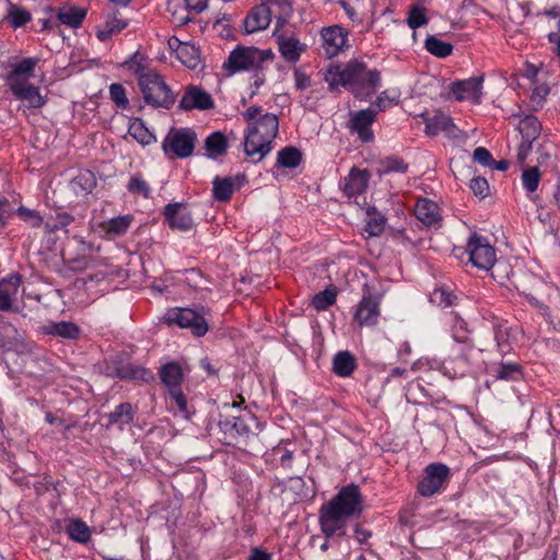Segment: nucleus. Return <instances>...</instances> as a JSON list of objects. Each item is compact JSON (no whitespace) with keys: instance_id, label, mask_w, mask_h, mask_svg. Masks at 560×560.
Returning a JSON list of instances; mask_svg holds the SVG:
<instances>
[{"instance_id":"e2e57ef3","label":"nucleus","mask_w":560,"mask_h":560,"mask_svg":"<svg viewBox=\"0 0 560 560\" xmlns=\"http://www.w3.org/2000/svg\"><path fill=\"white\" fill-rule=\"evenodd\" d=\"M294 82L295 86L300 90H304L311 85L310 78L301 70L294 71Z\"/></svg>"},{"instance_id":"a878e982","label":"nucleus","mask_w":560,"mask_h":560,"mask_svg":"<svg viewBox=\"0 0 560 560\" xmlns=\"http://www.w3.org/2000/svg\"><path fill=\"white\" fill-rule=\"evenodd\" d=\"M14 97L21 101L27 108H40L46 104V97L39 89L33 84L12 91Z\"/></svg>"},{"instance_id":"774afa93","label":"nucleus","mask_w":560,"mask_h":560,"mask_svg":"<svg viewBox=\"0 0 560 560\" xmlns=\"http://www.w3.org/2000/svg\"><path fill=\"white\" fill-rule=\"evenodd\" d=\"M187 8L201 12L206 9L208 0H184Z\"/></svg>"},{"instance_id":"1a4fd4ad","label":"nucleus","mask_w":560,"mask_h":560,"mask_svg":"<svg viewBox=\"0 0 560 560\" xmlns=\"http://www.w3.org/2000/svg\"><path fill=\"white\" fill-rule=\"evenodd\" d=\"M38 62L39 58L27 57L13 61L8 66L4 79L11 92L32 84L30 81L35 77V69Z\"/></svg>"},{"instance_id":"b1692460","label":"nucleus","mask_w":560,"mask_h":560,"mask_svg":"<svg viewBox=\"0 0 560 560\" xmlns=\"http://www.w3.org/2000/svg\"><path fill=\"white\" fill-rule=\"evenodd\" d=\"M165 218L172 228L188 231L192 226V219L186 207L180 203L168 205L164 211Z\"/></svg>"},{"instance_id":"6e6552de","label":"nucleus","mask_w":560,"mask_h":560,"mask_svg":"<svg viewBox=\"0 0 560 560\" xmlns=\"http://www.w3.org/2000/svg\"><path fill=\"white\" fill-rule=\"evenodd\" d=\"M160 377L163 384L168 388L172 404H174L178 411L188 417L187 401L182 392L180 383L183 381V370L176 363H168L161 368Z\"/></svg>"},{"instance_id":"338daca9","label":"nucleus","mask_w":560,"mask_h":560,"mask_svg":"<svg viewBox=\"0 0 560 560\" xmlns=\"http://www.w3.org/2000/svg\"><path fill=\"white\" fill-rule=\"evenodd\" d=\"M548 94V89L546 86H537L532 93V101L536 104H539L545 96Z\"/></svg>"},{"instance_id":"7ed1b4c3","label":"nucleus","mask_w":560,"mask_h":560,"mask_svg":"<svg viewBox=\"0 0 560 560\" xmlns=\"http://www.w3.org/2000/svg\"><path fill=\"white\" fill-rule=\"evenodd\" d=\"M325 80L331 89L346 86L362 100L372 95L381 82L376 70H368L364 63L358 60H351L345 67H329Z\"/></svg>"},{"instance_id":"72a5a7b5","label":"nucleus","mask_w":560,"mask_h":560,"mask_svg":"<svg viewBox=\"0 0 560 560\" xmlns=\"http://www.w3.org/2000/svg\"><path fill=\"white\" fill-rule=\"evenodd\" d=\"M302 160L301 152L293 147H287L278 152L277 164L285 168L296 167Z\"/></svg>"},{"instance_id":"dca6fc26","label":"nucleus","mask_w":560,"mask_h":560,"mask_svg":"<svg viewBox=\"0 0 560 560\" xmlns=\"http://www.w3.org/2000/svg\"><path fill=\"white\" fill-rule=\"evenodd\" d=\"M451 91L457 101L480 103L482 95V78H470L452 84Z\"/></svg>"},{"instance_id":"6ab92c4d","label":"nucleus","mask_w":560,"mask_h":560,"mask_svg":"<svg viewBox=\"0 0 560 560\" xmlns=\"http://www.w3.org/2000/svg\"><path fill=\"white\" fill-rule=\"evenodd\" d=\"M131 222V215H119L110 220L97 223L94 226V230L102 237L113 240L124 235L130 228Z\"/></svg>"},{"instance_id":"49530a36","label":"nucleus","mask_w":560,"mask_h":560,"mask_svg":"<svg viewBox=\"0 0 560 560\" xmlns=\"http://www.w3.org/2000/svg\"><path fill=\"white\" fill-rule=\"evenodd\" d=\"M131 419L132 407L130 404H121L110 413L112 423H128Z\"/></svg>"},{"instance_id":"c03bdc74","label":"nucleus","mask_w":560,"mask_h":560,"mask_svg":"<svg viewBox=\"0 0 560 560\" xmlns=\"http://www.w3.org/2000/svg\"><path fill=\"white\" fill-rule=\"evenodd\" d=\"M335 300H336L335 292L331 290H325L323 292L317 293L313 298L312 305L314 306L315 310L322 311V310H326L327 307L332 305L335 303Z\"/></svg>"},{"instance_id":"a19ab883","label":"nucleus","mask_w":560,"mask_h":560,"mask_svg":"<svg viewBox=\"0 0 560 560\" xmlns=\"http://www.w3.org/2000/svg\"><path fill=\"white\" fill-rule=\"evenodd\" d=\"M455 299L453 292L444 287L436 288L430 295V301L441 307L451 306Z\"/></svg>"},{"instance_id":"864d4df0","label":"nucleus","mask_w":560,"mask_h":560,"mask_svg":"<svg viewBox=\"0 0 560 560\" xmlns=\"http://www.w3.org/2000/svg\"><path fill=\"white\" fill-rule=\"evenodd\" d=\"M128 189L133 194H140L144 197H148L150 192L149 185L139 176H135L130 179Z\"/></svg>"},{"instance_id":"39448f33","label":"nucleus","mask_w":560,"mask_h":560,"mask_svg":"<svg viewBox=\"0 0 560 560\" xmlns=\"http://www.w3.org/2000/svg\"><path fill=\"white\" fill-rule=\"evenodd\" d=\"M142 97L153 107L170 108L175 102V95L164 78L154 70L140 73L138 78Z\"/></svg>"},{"instance_id":"052dcab7","label":"nucleus","mask_w":560,"mask_h":560,"mask_svg":"<svg viewBox=\"0 0 560 560\" xmlns=\"http://www.w3.org/2000/svg\"><path fill=\"white\" fill-rule=\"evenodd\" d=\"M385 167L387 171L400 173H404L407 170V165L399 159H387Z\"/></svg>"},{"instance_id":"6e6d98bb","label":"nucleus","mask_w":560,"mask_h":560,"mask_svg":"<svg viewBox=\"0 0 560 560\" xmlns=\"http://www.w3.org/2000/svg\"><path fill=\"white\" fill-rule=\"evenodd\" d=\"M74 185L82 186L85 192H90L95 186L94 175L90 172H82L75 177Z\"/></svg>"},{"instance_id":"79ce46f5","label":"nucleus","mask_w":560,"mask_h":560,"mask_svg":"<svg viewBox=\"0 0 560 560\" xmlns=\"http://www.w3.org/2000/svg\"><path fill=\"white\" fill-rule=\"evenodd\" d=\"M540 173L537 167H529L523 171L522 183L528 192H534L539 185Z\"/></svg>"},{"instance_id":"ddd939ff","label":"nucleus","mask_w":560,"mask_h":560,"mask_svg":"<svg viewBox=\"0 0 560 560\" xmlns=\"http://www.w3.org/2000/svg\"><path fill=\"white\" fill-rule=\"evenodd\" d=\"M320 47L328 58L339 55L348 47V32L340 25L323 27Z\"/></svg>"},{"instance_id":"f3484780","label":"nucleus","mask_w":560,"mask_h":560,"mask_svg":"<svg viewBox=\"0 0 560 560\" xmlns=\"http://www.w3.org/2000/svg\"><path fill=\"white\" fill-rule=\"evenodd\" d=\"M376 110L373 108L362 109L354 114L350 119V128L358 133L363 142H370L374 138L371 126L375 120Z\"/></svg>"},{"instance_id":"2f4dec72","label":"nucleus","mask_w":560,"mask_h":560,"mask_svg":"<svg viewBox=\"0 0 560 560\" xmlns=\"http://www.w3.org/2000/svg\"><path fill=\"white\" fill-rule=\"evenodd\" d=\"M45 329L50 335L69 339L78 338L81 332L79 326L71 322L51 323Z\"/></svg>"},{"instance_id":"680f3d73","label":"nucleus","mask_w":560,"mask_h":560,"mask_svg":"<svg viewBox=\"0 0 560 560\" xmlns=\"http://www.w3.org/2000/svg\"><path fill=\"white\" fill-rule=\"evenodd\" d=\"M532 142L529 140H523L517 149V159L521 163H524L532 151Z\"/></svg>"},{"instance_id":"4c0bfd02","label":"nucleus","mask_w":560,"mask_h":560,"mask_svg":"<svg viewBox=\"0 0 560 560\" xmlns=\"http://www.w3.org/2000/svg\"><path fill=\"white\" fill-rule=\"evenodd\" d=\"M427 50L439 57L445 58L452 54L453 46L450 43L443 42L435 36H429L425 40Z\"/></svg>"},{"instance_id":"2eb2a0df","label":"nucleus","mask_w":560,"mask_h":560,"mask_svg":"<svg viewBox=\"0 0 560 560\" xmlns=\"http://www.w3.org/2000/svg\"><path fill=\"white\" fill-rule=\"evenodd\" d=\"M273 35L282 58L288 62L295 63L306 50V44L293 35L280 34L279 31H275Z\"/></svg>"},{"instance_id":"7c9ffc66","label":"nucleus","mask_w":560,"mask_h":560,"mask_svg":"<svg viewBox=\"0 0 560 560\" xmlns=\"http://www.w3.org/2000/svg\"><path fill=\"white\" fill-rule=\"evenodd\" d=\"M517 129L523 140L534 141L539 136L541 126L536 117L526 115L518 120Z\"/></svg>"},{"instance_id":"09e8293b","label":"nucleus","mask_w":560,"mask_h":560,"mask_svg":"<svg viewBox=\"0 0 560 560\" xmlns=\"http://www.w3.org/2000/svg\"><path fill=\"white\" fill-rule=\"evenodd\" d=\"M18 215L25 222H27L32 228H38L43 224V218L35 210L20 207L16 210Z\"/></svg>"},{"instance_id":"c85d7f7f","label":"nucleus","mask_w":560,"mask_h":560,"mask_svg":"<svg viewBox=\"0 0 560 560\" xmlns=\"http://www.w3.org/2000/svg\"><path fill=\"white\" fill-rule=\"evenodd\" d=\"M128 133L137 140L139 143L147 145L152 142H154L155 137L154 135L149 130V128L144 125V122L139 119H132L129 122L128 127Z\"/></svg>"},{"instance_id":"603ef678","label":"nucleus","mask_w":560,"mask_h":560,"mask_svg":"<svg viewBox=\"0 0 560 560\" xmlns=\"http://www.w3.org/2000/svg\"><path fill=\"white\" fill-rule=\"evenodd\" d=\"M547 15L556 21L557 30L550 32L548 38L555 45V50L560 58V16L556 11H548Z\"/></svg>"},{"instance_id":"f257e3e1","label":"nucleus","mask_w":560,"mask_h":560,"mask_svg":"<svg viewBox=\"0 0 560 560\" xmlns=\"http://www.w3.org/2000/svg\"><path fill=\"white\" fill-rule=\"evenodd\" d=\"M363 498L357 485H348L319 510L320 529L325 536L343 534L350 518L359 517L363 512Z\"/></svg>"},{"instance_id":"0e129e2a","label":"nucleus","mask_w":560,"mask_h":560,"mask_svg":"<svg viewBox=\"0 0 560 560\" xmlns=\"http://www.w3.org/2000/svg\"><path fill=\"white\" fill-rule=\"evenodd\" d=\"M13 213V209L10 206V202L7 199H0V221L2 224L7 223V220Z\"/></svg>"},{"instance_id":"5701e85b","label":"nucleus","mask_w":560,"mask_h":560,"mask_svg":"<svg viewBox=\"0 0 560 560\" xmlns=\"http://www.w3.org/2000/svg\"><path fill=\"white\" fill-rule=\"evenodd\" d=\"M179 105L184 109H208L212 107L213 102L207 92L197 86H191L183 95Z\"/></svg>"},{"instance_id":"bf43d9fd","label":"nucleus","mask_w":560,"mask_h":560,"mask_svg":"<svg viewBox=\"0 0 560 560\" xmlns=\"http://www.w3.org/2000/svg\"><path fill=\"white\" fill-rule=\"evenodd\" d=\"M474 160L483 166H490L493 163L490 152L482 147L474 151Z\"/></svg>"},{"instance_id":"e433bc0d","label":"nucleus","mask_w":560,"mask_h":560,"mask_svg":"<svg viewBox=\"0 0 560 560\" xmlns=\"http://www.w3.org/2000/svg\"><path fill=\"white\" fill-rule=\"evenodd\" d=\"M491 372L497 380L502 381H514L521 376V369L516 363H501Z\"/></svg>"},{"instance_id":"8fccbe9b","label":"nucleus","mask_w":560,"mask_h":560,"mask_svg":"<svg viewBox=\"0 0 560 560\" xmlns=\"http://www.w3.org/2000/svg\"><path fill=\"white\" fill-rule=\"evenodd\" d=\"M109 94H110V98L117 106H119L121 108H126L128 106V98L126 95V90L124 89L122 85H120L118 83H113L109 86Z\"/></svg>"},{"instance_id":"473e14b6","label":"nucleus","mask_w":560,"mask_h":560,"mask_svg":"<svg viewBox=\"0 0 560 560\" xmlns=\"http://www.w3.org/2000/svg\"><path fill=\"white\" fill-rule=\"evenodd\" d=\"M355 366L353 355L349 352H339L334 358V372L342 377L349 376Z\"/></svg>"},{"instance_id":"9b49d317","label":"nucleus","mask_w":560,"mask_h":560,"mask_svg":"<svg viewBox=\"0 0 560 560\" xmlns=\"http://www.w3.org/2000/svg\"><path fill=\"white\" fill-rule=\"evenodd\" d=\"M450 478V468L441 463L430 464L423 471L418 491L423 497H432L440 492Z\"/></svg>"},{"instance_id":"c756f323","label":"nucleus","mask_w":560,"mask_h":560,"mask_svg":"<svg viewBox=\"0 0 560 560\" xmlns=\"http://www.w3.org/2000/svg\"><path fill=\"white\" fill-rule=\"evenodd\" d=\"M85 10L78 7H63L59 10L58 20L69 26L78 27L85 18Z\"/></svg>"},{"instance_id":"4d7b16f0","label":"nucleus","mask_w":560,"mask_h":560,"mask_svg":"<svg viewBox=\"0 0 560 560\" xmlns=\"http://www.w3.org/2000/svg\"><path fill=\"white\" fill-rule=\"evenodd\" d=\"M397 101V96H389L387 91L382 92L376 101L374 102L373 106L374 109L377 112L384 110L385 108L394 105Z\"/></svg>"},{"instance_id":"5fc2aeb1","label":"nucleus","mask_w":560,"mask_h":560,"mask_svg":"<svg viewBox=\"0 0 560 560\" xmlns=\"http://www.w3.org/2000/svg\"><path fill=\"white\" fill-rule=\"evenodd\" d=\"M470 189L476 196L480 198H485L489 194L488 182L482 177L472 178L470 180Z\"/></svg>"},{"instance_id":"cd10ccee","label":"nucleus","mask_w":560,"mask_h":560,"mask_svg":"<svg viewBox=\"0 0 560 560\" xmlns=\"http://www.w3.org/2000/svg\"><path fill=\"white\" fill-rule=\"evenodd\" d=\"M455 125L450 116L439 113L425 120V132L429 136H436L441 132L453 135Z\"/></svg>"},{"instance_id":"c9c22d12","label":"nucleus","mask_w":560,"mask_h":560,"mask_svg":"<svg viewBox=\"0 0 560 560\" xmlns=\"http://www.w3.org/2000/svg\"><path fill=\"white\" fill-rule=\"evenodd\" d=\"M226 145V138L221 132H213L206 140V150L211 158L223 154Z\"/></svg>"},{"instance_id":"58836bf2","label":"nucleus","mask_w":560,"mask_h":560,"mask_svg":"<svg viewBox=\"0 0 560 560\" xmlns=\"http://www.w3.org/2000/svg\"><path fill=\"white\" fill-rule=\"evenodd\" d=\"M67 532L73 540L79 542H85L91 537L89 526L81 520L71 521L68 525Z\"/></svg>"},{"instance_id":"4468645a","label":"nucleus","mask_w":560,"mask_h":560,"mask_svg":"<svg viewBox=\"0 0 560 560\" xmlns=\"http://www.w3.org/2000/svg\"><path fill=\"white\" fill-rule=\"evenodd\" d=\"M167 47L172 54L186 67L196 69L200 65L199 49L189 42L180 40L172 36L166 40Z\"/></svg>"},{"instance_id":"69168bd1","label":"nucleus","mask_w":560,"mask_h":560,"mask_svg":"<svg viewBox=\"0 0 560 560\" xmlns=\"http://www.w3.org/2000/svg\"><path fill=\"white\" fill-rule=\"evenodd\" d=\"M548 302L552 305H560V289L553 285L548 287Z\"/></svg>"},{"instance_id":"ea45409f","label":"nucleus","mask_w":560,"mask_h":560,"mask_svg":"<svg viewBox=\"0 0 560 560\" xmlns=\"http://www.w3.org/2000/svg\"><path fill=\"white\" fill-rule=\"evenodd\" d=\"M233 192V183L230 178H215L213 182V196L217 200L226 201Z\"/></svg>"},{"instance_id":"13d9d810","label":"nucleus","mask_w":560,"mask_h":560,"mask_svg":"<svg viewBox=\"0 0 560 560\" xmlns=\"http://www.w3.org/2000/svg\"><path fill=\"white\" fill-rule=\"evenodd\" d=\"M142 59L143 58L141 55L135 54L129 60L125 62V66L139 77L140 73L148 71L141 63Z\"/></svg>"},{"instance_id":"423d86ee","label":"nucleus","mask_w":560,"mask_h":560,"mask_svg":"<svg viewBox=\"0 0 560 560\" xmlns=\"http://www.w3.org/2000/svg\"><path fill=\"white\" fill-rule=\"evenodd\" d=\"M272 57L273 54L269 49L260 50L255 47L238 46L230 52L228 59L223 62V69L228 74L256 70Z\"/></svg>"},{"instance_id":"bb28decb","label":"nucleus","mask_w":560,"mask_h":560,"mask_svg":"<svg viewBox=\"0 0 560 560\" xmlns=\"http://www.w3.org/2000/svg\"><path fill=\"white\" fill-rule=\"evenodd\" d=\"M271 19L276 20V30L285 25L292 15V5L288 0H266Z\"/></svg>"},{"instance_id":"4be33fe9","label":"nucleus","mask_w":560,"mask_h":560,"mask_svg":"<svg viewBox=\"0 0 560 560\" xmlns=\"http://www.w3.org/2000/svg\"><path fill=\"white\" fill-rule=\"evenodd\" d=\"M415 215L428 226H436L442 220L441 211L436 202L428 198L418 199L415 206Z\"/></svg>"},{"instance_id":"f8f14e48","label":"nucleus","mask_w":560,"mask_h":560,"mask_svg":"<svg viewBox=\"0 0 560 560\" xmlns=\"http://www.w3.org/2000/svg\"><path fill=\"white\" fill-rule=\"evenodd\" d=\"M466 249L470 262L479 269L489 270L497 260L494 248L487 238L477 234L470 236Z\"/></svg>"},{"instance_id":"412c9836","label":"nucleus","mask_w":560,"mask_h":560,"mask_svg":"<svg viewBox=\"0 0 560 560\" xmlns=\"http://www.w3.org/2000/svg\"><path fill=\"white\" fill-rule=\"evenodd\" d=\"M271 22V15L267 5L266 0L252 9L247 15L244 27L247 33H255L266 30Z\"/></svg>"},{"instance_id":"de8ad7c7","label":"nucleus","mask_w":560,"mask_h":560,"mask_svg":"<svg viewBox=\"0 0 560 560\" xmlns=\"http://www.w3.org/2000/svg\"><path fill=\"white\" fill-rule=\"evenodd\" d=\"M369 219L366 220L365 231L369 233L370 236L378 235L385 224V219L381 214H372L368 212Z\"/></svg>"},{"instance_id":"37998d69","label":"nucleus","mask_w":560,"mask_h":560,"mask_svg":"<svg viewBox=\"0 0 560 560\" xmlns=\"http://www.w3.org/2000/svg\"><path fill=\"white\" fill-rule=\"evenodd\" d=\"M428 23V16L424 8L415 5L410 9L407 24L410 28L416 30Z\"/></svg>"},{"instance_id":"a211bd4d","label":"nucleus","mask_w":560,"mask_h":560,"mask_svg":"<svg viewBox=\"0 0 560 560\" xmlns=\"http://www.w3.org/2000/svg\"><path fill=\"white\" fill-rule=\"evenodd\" d=\"M378 316V300L371 295L363 296L354 313V320L359 326H373L377 323Z\"/></svg>"},{"instance_id":"a18cd8bd","label":"nucleus","mask_w":560,"mask_h":560,"mask_svg":"<svg viewBox=\"0 0 560 560\" xmlns=\"http://www.w3.org/2000/svg\"><path fill=\"white\" fill-rule=\"evenodd\" d=\"M8 18L14 27H20L31 20V14L22 8L11 5L9 9Z\"/></svg>"},{"instance_id":"0eeeda50","label":"nucleus","mask_w":560,"mask_h":560,"mask_svg":"<svg viewBox=\"0 0 560 560\" xmlns=\"http://www.w3.org/2000/svg\"><path fill=\"white\" fill-rule=\"evenodd\" d=\"M209 311L201 307L200 310H192L188 307H173L166 311L163 320L168 325H177L180 328L190 329V331L201 337L209 330L208 325Z\"/></svg>"},{"instance_id":"f03ea898","label":"nucleus","mask_w":560,"mask_h":560,"mask_svg":"<svg viewBox=\"0 0 560 560\" xmlns=\"http://www.w3.org/2000/svg\"><path fill=\"white\" fill-rule=\"evenodd\" d=\"M243 117L247 122L244 131V152L253 162L261 161L272 150L279 120L275 114L264 113L261 107L250 106Z\"/></svg>"},{"instance_id":"20e7f679","label":"nucleus","mask_w":560,"mask_h":560,"mask_svg":"<svg viewBox=\"0 0 560 560\" xmlns=\"http://www.w3.org/2000/svg\"><path fill=\"white\" fill-rule=\"evenodd\" d=\"M452 332L456 342L453 349L454 354L443 362V371L445 375L456 377L464 375L468 368L469 332L466 323L457 316L454 317Z\"/></svg>"},{"instance_id":"f704fd0d","label":"nucleus","mask_w":560,"mask_h":560,"mask_svg":"<svg viewBox=\"0 0 560 560\" xmlns=\"http://www.w3.org/2000/svg\"><path fill=\"white\" fill-rule=\"evenodd\" d=\"M126 26L127 23L124 20L113 16L108 19L100 30H97L96 36L101 42H105L114 34L122 31Z\"/></svg>"},{"instance_id":"9d476101","label":"nucleus","mask_w":560,"mask_h":560,"mask_svg":"<svg viewBox=\"0 0 560 560\" xmlns=\"http://www.w3.org/2000/svg\"><path fill=\"white\" fill-rule=\"evenodd\" d=\"M196 141V133L190 129H172L163 141L166 154L184 159L191 155Z\"/></svg>"},{"instance_id":"3c124183","label":"nucleus","mask_w":560,"mask_h":560,"mask_svg":"<svg viewBox=\"0 0 560 560\" xmlns=\"http://www.w3.org/2000/svg\"><path fill=\"white\" fill-rule=\"evenodd\" d=\"M73 221V217L66 212H58L56 217V223H45V231L47 233H52L59 229H63L68 226Z\"/></svg>"},{"instance_id":"393cba45","label":"nucleus","mask_w":560,"mask_h":560,"mask_svg":"<svg viewBox=\"0 0 560 560\" xmlns=\"http://www.w3.org/2000/svg\"><path fill=\"white\" fill-rule=\"evenodd\" d=\"M20 285L21 278L18 275H10L0 280V311L11 308Z\"/></svg>"},{"instance_id":"aec40b11","label":"nucleus","mask_w":560,"mask_h":560,"mask_svg":"<svg viewBox=\"0 0 560 560\" xmlns=\"http://www.w3.org/2000/svg\"><path fill=\"white\" fill-rule=\"evenodd\" d=\"M369 173L365 170L352 168L342 183V189L345 195L349 199H354L364 192L368 187Z\"/></svg>"}]
</instances>
